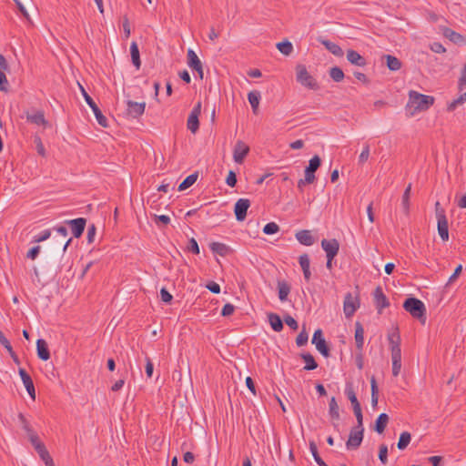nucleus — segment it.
I'll return each mask as SVG.
<instances>
[{
  "label": "nucleus",
  "instance_id": "a19ab883",
  "mask_svg": "<svg viewBox=\"0 0 466 466\" xmlns=\"http://www.w3.org/2000/svg\"><path fill=\"white\" fill-rule=\"evenodd\" d=\"M329 76L335 82H341L344 79V73L339 66H333L329 70Z\"/></svg>",
  "mask_w": 466,
  "mask_h": 466
},
{
  "label": "nucleus",
  "instance_id": "49530a36",
  "mask_svg": "<svg viewBox=\"0 0 466 466\" xmlns=\"http://www.w3.org/2000/svg\"><path fill=\"white\" fill-rule=\"evenodd\" d=\"M352 409H353V412H354V415L357 420L358 428L364 427L363 426V415H362L360 404L353 406Z\"/></svg>",
  "mask_w": 466,
  "mask_h": 466
},
{
  "label": "nucleus",
  "instance_id": "ddd939ff",
  "mask_svg": "<svg viewBox=\"0 0 466 466\" xmlns=\"http://www.w3.org/2000/svg\"><path fill=\"white\" fill-rule=\"evenodd\" d=\"M127 114L133 118H137L142 116L145 112L146 103L145 102H135L132 100L127 101Z\"/></svg>",
  "mask_w": 466,
  "mask_h": 466
},
{
  "label": "nucleus",
  "instance_id": "6e6552de",
  "mask_svg": "<svg viewBox=\"0 0 466 466\" xmlns=\"http://www.w3.org/2000/svg\"><path fill=\"white\" fill-rule=\"evenodd\" d=\"M250 200L248 198H239L234 206V213L238 221H243L247 217L248 209L250 207Z\"/></svg>",
  "mask_w": 466,
  "mask_h": 466
},
{
  "label": "nucleus",
  "instance_id": "1a4fd4ad",
  "mask_svg": "<svg viewBox=\"0 0 466 466\" xmlns=\"http://www.w3.org/2000/svg\"><path fill=\"white\" fill-rule=\"evenodd\" d=\"M248 152L249 147L246 143L241 140L237 141L233 150L234 161L242 164Z\"/></svg>",
  "mask_w": 466,
  "mask_h": 466
},
{
  "label": "nucleus",
  "instance_id": "0e129e2a",
  "mask_svg": "<svg viewBox=\"0 0 466 466\" xmlns=\"http://www.w3.org/2000/svg\"><path fill=\"white\" fill-rule=\"evenodd\" d=\"M51 232L49 229L42 231L40 234L35 237L34 242H43L49 238Z\"/></svg>",
  "mask_w": 466,
  "mask_h": 466
},
{
  "label": "nucleus",
  "instance_id": "5701e85b",
  "mask_svg": "<svg viewBox=\"0 0 466 466\" xmlns=\"http://www.w3.org/2000/svg\"><path fill=\"white\" fill-rule=\"evenodd\" d=\"M437 228L441 238L447 241L449 239V225L446 217L437 218Z\"/></svg>",
  "mask_w": 466,
  "mask_h": 466
},
{
  "label": "nucleus",
  "instance_id": "4be33fe9",
  "mask_svg": "<svg viewBox=\"0 0 466 466\" xmlns=\"http://www.w3.org/2000/svg\"><path fill=\"white\" fill-rule=\"evenodd\" d=\"M37 357L42 360H48L50 359V352L47 343L45 339H39L36 341Z\"/></svg>",
  "mask_w": 466,
  "mask_h": 466
},
{
  "label": "nucleus",
  "instance_id": "c756f323",
  "mask_svg": "<svg viewBox=\"0 0 466 466\" xmlns=\"http://www.w3.org/2000/svg\"><path fill=\"white\" fill-rule=\"evenodd\" d=\"M248 102L252 107L253 113L258 114V105L260 101V93L258 91H250L248 94Z\"/></svg>",
  "mask_w": 466,
  "mask_h": 466
},
{
  "label": "nucleus",
  "instance_id": "e2e57ef3",
  "mask_svg": "<svg viewBox=\"0 0 466 466\" xmlns=\"http://www.w3.org/2000/svg\"><path fill=\"white\" fill-rule=\"evenodd\" d=\"M226 183L228 186L233 187L237 184V176L236 173L233 170H230L228 174V177L226 178Z\"/></svg>",
  "mask_w": 466,
  "mask_h": 466
},
{
  "label": "nucleus",
  "instance_id": "2f4dec72",
  "mask_svg": "<svg viewBox=\"0 0 466 466\" xmlns=\"http://www.w3.org/2000/svg\"><path fill=\"white\" fill-rule=\"evenodd\" d=\"M209 248L212 252L217 253L222 257L226 256L229 251V248L226 244L220 242H212L210 243Z\"/></svg>",
  "mask_w": 466,
  "mask_h": 466
},
{
  "label": "nucleus",
  "instance_id": "72a5a7b5",
  "mask_svg": "<svg viewBox=\"0 0 466 466\" xmlns=\"http://www.w3.org/2000/svg\"><path fill=\"white\" fill-rule=\"evenodd\" d=\"M301 358L306 363L304 370H313L317 369L318 364L315 361L314 357L310 353H303V354H301Z\"/></svg>",
  "mask_w": 466,
  "mask_h": 466
},
{
  "label": "nucleus",
  "instance_id": "e433bc0d",
  "mask_svg": "<svg viewBox=\"0 0 466 466\" xmlns=\"http://www.w3.org/2000/svg\"><path fill=\"white\" fill-rule=\"evenodd\" d=\"M411 441V435L410 432L408 431H403L400 436V439H399V441L397 443V447L399 450H405L408 445L410 444Z\"/></svg>",
  "mask_w": 466,
  "mask_h": 466
},
{
  "label": "nucleus",
  "instance_id": "774afa93",
  "mask_svg": "<svg viewBox=\"0 0 466 466\" xmlns=\"http://www.w3.org/2000/svg\"><path fill=\"white\" fill-rule=\"evenodd\" d=\"M160 296H161L162 301H164L166 303H170L173 299L172 295L165 288L161 289Z\"/></svg>",
  "mask_w": 466,
  "mask_h": 466
},
{
  "label": "nucleus",
  "instance_id": "864d4df0",
  "mask_svg": "<svg viewBox=\"0 0 466 466\" xmlns=\"http://www.w3.org/2000/svg\"><path fill=\"white\" fill-rule=\"evenodd\" d=\"M370 157V146L368 144L364 145V147L361 153L359 156V164H364Z\"/></svg>",
  "mask_w": 466,
  "mask_h": 466
},
{
  "label": "nucleus",
  "instance_id": "a18cd8bd",
  "mask_svg": "<svg viewBox=\"0 0 466 466\" xmlns=\"http://www.w3.org/2000/svg\"><path fill=\"white\" fill-rule=\"evenodd\" d=\"M345 393H346L348 399L350 400L352 407L360 404V402L356 397L355 391L350 384L347 385V387L345 389Z\"/></svg>",
  "mask_w": 466,
  "mask_h": 466
},
{
  "label": "nucleus",
  "instance_id": "b1692460",
  "mask_svg": "<svg viewBox=\"0 0 466 466\" xmlns=\"http://www.w3.org/2000/svg\"><path fill=\"white\" fill-rule=\"evenodd\" d=\"M355 342L358 350H361L364 344V329L360 322L355 323Z\"/></svg>",
  "mask_w": 466,
  "mask_h": 466
},
{
  "label": "nucleus",
  "instance_id": "f8f14e48",
  "mask_svg": "<svg viewBox=\"0 0 466 466\" xmlns=\"http://www.w3.org/2000/svg\"><path fill=\"white\" fill-rule=\"evenodd\" d=\"M321 248L326 252V257L335 258L339 250V243L337 239H322Z\"/></svg>",
  "mask_w": 466,
  "mask_h": 466
},
{
  "label": "nucleus",
  "instance_id": "f257e3e1",
  "mask_svg": "<svg viewBox=\"0 0 466 466\" xmlns=\"http://www.w3.org/2000/svg\"><path fill=\"white\" fill-rule=\"evenodd\" d=\"M403 308L413 318L418 319L422 324H425L426 308L421 300L416 298H408L403 303Z\"/></svg>",
  "mask_w": 466,
  "mask_h": 466
},
{
  "label": "nucleus",
  "instance_id": "052dcab7",
  "mask_svg": "<svg viewBox=\"0 0 466 466\" xmlns=\"http://www.w3.org/2000/svg\"><path fill=\"white\" fill-rule=\"evenodd\" d=\"M284 321L285 323L290 328L292 329L293 330H297L298 328H299V325H298V322L296 321V319L291 317L290 315H287L285 318H284Z\"/></svg>",
  "mask_w": 466,
  "mask_h": 466
},
{
  "label": "nucleus",
  "instance_id": "c9c22d12",
  "mask_svg": "<svg viewBox=\"0 0 466 466\" xmlns=\"http://www.w3.org/2000/svg\"><path fill=\"white\" fill-rule=\"evenodd\" d=\"M276 46L278 50L284 56H289L293 52V46L289 40L279 42Z\"/></svg>",
  "mask_w": 466,
  "mask_h": 466
},
{
  "label": "nucleus",
  "instance_id": "79ce46f5",
  "mask_svg": "<svg viewBox=\"0 0 466 466\" xmlns=\"http://www.w3.org/2000/svg\"><path fill=\"white\" fill-rule=\"evenodd\" d=\"M187 126L188 130H190L193 134H195L199 128L198 116H196L195 115L194 116L189 115L188 118H187Z\"/></svg>",
  "mask_w": 466,
  "mask_h": 466
},
{
  "label": "nucleus",
  "instance_id": "de8ad7c7",
  "mask_svg": "<svg viewBox=\"0 0 466 466\" xmlns=\"http://www.w3.org/2000/svg\"><path fill=\"white\" fill-rule=\"evenodd\" d=\"M410 191H411V184H409L408 187H406V189L404 190V193L402 196V206H403V208L406 213H408L409 208H410L409 199H410Z\"/></svg>",
  "mask_w": 466,
  "mask_h": 466
},
{
  "label": "nucleus",
  "instance_id": "9d476101",
  "mask_svg": "<svg viewBox=\"0 0 466 466\" xmlns=\"http://www.w3.org/2000/svg\"><path fill=\"white\" fill-rule=\"evenodd\" d=\"M321 160L319 156H314L309 162V166L305 169V181L313 183L315 180V172L320 167Z\"/></svg>",
  "mask_w": 466,
  "mask_h": 466
},
{
  "label": "nucleus",
  "instance_id": "603ef678",
  "mask_svg": "<svg viewBox=\"0 0 466 466\" xmlns=\"http://www.w3.org/2000/svg\"><path fill=\"white\" fill-rule=\"evenodd\" d=\"M18 420L22 426V428L24 429V431L27 433H29L30 431H34L32 429V427L30 426V423L28 422V420H26V418L24 416L23 413H19L18 414Z\"/></svg>",
  "mask_w": 466,
  "mask_h": 466
},
{
  "label": "nucleus",
  "instance_id": "58836bf2",
  "mask_svg": "<svg viewBox=\"0 0 466 466\" xmlns=\"http://www.w3.org/2000/svg\"><path fill=\"white\" fill-rule=\"evenodd\" d=\"M370 388H371V404L375 408L378 404V394H379V389L377 385V381L374 376L370 379Z\"/></svg>",
  "mask_w": 466,
  "mask_h": 466
},
{
  "label": "nucleus",
  "instance_id": "9b49d317",
  "mask_svg": "<svg viewBox=\"0 0 466 466\" xmlns=\"http://www.w3.org/2000/svg\"><path fill=\"white\" fill-rule=\"evenodd\" d=\"M187 57L188 66L191 69L196 70L198 74L199 78L202 79L204 75L202 63L198 56H197V54L192 49H188L187 53Z\"/></svg>",
  "mask_w": 466,
  "mask_h": 466
},
{
  "label": "nucleus",
  "instance_id": "f3484780",
  "mask_svg": "<svg viewBox=\"0 0 466 466\" xmlns=\"http://www.w3.org/2000/svg\"><path fill=\"white\" fill-rule=\"evenodd\" d=\"M19 375L21 377V380L26 389V391L28 392L29 396L35 400V390L34 386V382L30 375L25 371V369H19Z\"/></svg>",
  "mask_w": 466,
  "mask_h": 466
},
{
  "label": "nucleus",
  "instance_id": "bb28decb",
  "mask_svg": "<svg viewBox=\"0 0 466 466\" xmlns=\"http://www.w3.org/2000/svg\"><path fill=\"white\" fill-rule=\"evenodd\" d=\"M388 422L389 416L386 413H380L375 421L374 431L381 434L385 431Z\"/></svg>",
  "mask_w": 466,
  "mask_h": 466
},
{
  "label": "nucleus",
  "instance_id": "f704fd0d",
  "mask_svg": "<svg viewBox=\"0 0 466 466\" xmlns=\"http://www.w3.org/2000/svg\"><path fill=\"white\" fill-rule=\"evenodd\" d=\"M36 452L38 453L39 457L43 460L46 466H55L54 461L50 456L48 451L46 450V446L44 448L39 447Z\"/></svg>",
  "mask_w": 466,
  "mask_h": 466
},
{
  "label": "nucleus",
  "instance_id": "3c124183",
  "mask_svg": "<svg viewBox=\"0 0 466 466\" xmlns=\"http://www.w3.org/2000/svg\"><path fill=\"white\" fill-rule=\"evenodd\" d=\"M466 87V64L463 66L458 80V89L462 91Z\"/></svg>",
  "mask_w": 466,
  "mask_h": 466
},
{
  "label": "nucleus",
  "instance_id": "6e6d98bb",
  "mask_svg": "<svg viewBox=\"0 0 466 466\" xmlns=\"http://www.w3.org/2000/svg\"><path fill=\"white\" fill-rule=\"evenodd\" d=\"M299 263L302 270H304L305 268H309L310 260H309V255L308 254L300 255L299 258Z\"/></svg>",
  "mask_w": 466,
  "mask_h": 466
},
{
  "label": "nucleus",
  "instance_id": "680f3d73",
  "mask_svg": "<svg viewBox=\"0 0 466 466\" xmlns=\"http://www.w3.org/2000/svg\"><path fill=\"white\" fill-rule=\"evenodd\" d=\"M430 48L432 52L437 54H443L446 52V48L442 46V44L439 42H434L430 46Z\"/></svg>",
  "mask_w": 466,
  "mask_h": 466
},
{
  "label": "nucleus",
  "instance_id": "7ed1b4c3",
  "mask_svg": "<svg viewBox=\"0 0 466 466\" xmlns=\"http://www.w3.org/2000/svg\"><path fill=\"white\" fill-rule=\"evenodd\" d=\"M297 81L309 89L318 90L319 85L316 79L308 72L304 65L296 67Z\"/></svg>",
  "mask_w": 466,
  "mask_h": 466
},
{
  "label": "nucleus",
  "instance_id": "412c9836",
  "mask_svg": "<svg viewBox=\"0 0 466 466\" xmlns=\"http://www.w3.org/2000/svg\"><path fill=\"white\" fill-rule=\"evenodd\" d=\"M347 60L357 66H365L367 65L366 59L360 56L357 51L349 49L347 51Z\"/></svg>",
  "mask_w": 466,
  "mask_h": 466
},
{
  "label": "nucleus",
  "instance_id": "6ab92c4d",
  "mask_svg": "<svg viewBox=\"0 0 466 466\" xmlns=\"http://www.w3.org/2000/svg\"><path fill=\"white\" fill-rule=\"evenodd\" d=\"M296 239L304 246H311L315 243V238L310 230L302 229L295 234Z\"/></svg>",
  "mask_w": 466,
  "mask_h": 466
},
{
  "label": "nucleus",
  "instance_id": "aec40b11",
  "mask_svg": "<svg viewBox=\"0 0 466 466\" xmlns=\"http://www.w3.org/2000/svg\"><path fill=\"white\" fill-rule=\"evenodd\" d=\"M26 119L28 122L35 124L37 126H48V122L45 118L44 112L39 110L34 113H26Z\"/></svg>",
  "mask_w": 466,
  "mask_h": 466
},
{
  "label": "nucleus",
  "instance_id": "f03ea898",
  "mask_svg": "<svg viewBox=\"0 0 466 466\" xmlns=\"http://www.w3.org/2000/svg\"><path fill=\"white\" fill-rule=\"evenodd\" d=\"M434 100V97L431 96L422 95L414 90L409 92V104L419 111L427 110L433 105Z\"/></svg>",
  "mask_w": 466,
  "mask_h": 466
},
{
  "label": "nucleus",
  "instance_id": "09e8293b",
  "mask_svg": "<svg viewBox=\"0 0 466 466\" xmlns=\"http://www.w3.org/2000/svg\"><path fill=\"white\" fill-rule=\"evenodd\" d=\"M279 231V227L275 222H269L266 224L263 228V233L266 235L276 234Z\"/></svg>",
  "mask_w": 466,
  "mask_h": 466
},
{
  "label": "nucleus",
  "instance_id": "393cba45",
  "mask_svg": "<svg viewBox=\"0 0 466 466\" xmlns=\"http://www.w3.org/2000/svg\"><path fill=\"white\" fill-rule=\"evenodd\" d=\"M442 34L446 38H448L450 41L453 42L454 44H460L464 41V36L462 35L455 32L454 30L451 29L449 27H444L442 29Z\"/></svg>",
  "mask_w": 466,
  "mask_h": 466
},
{
  "label": "nucleus",
  "instance_id": "c03bdc74",
  "mask_svg": "<svg viewBox=\"0 0 466 466\" xmlns=\"http://www.w3.org/2000/svg\"><path fill=\"white\" fill-rule=\"evenodd\" d=\"M465 102H466V97L464 96V94H461L459 97L452 100L451 102H450L447 105V110L451 112V111L455 110V108L458 106H461V105L464 104Z\"/></svg>",
  "mask_w": 466,
  "mask_h": 466
},
{
  "label": "nucleus",
  "instance_id": "338daca9",
  "mask_svg": "<svg viewBox=\"0 0 466 466\" xmlns=\"http://www.w3.org/2000/svg\"><path fill=\"white\" fill-rule=\"evenodd\" d=\"M206 288L214 294L220 292V286L215 281H210L206 285Z\"/></svg>",
  "mask_w": 466,
  "mask_h": 466
},
{
  "label": "nucleus",
  "instance_id": "4468645a",
  "mask_svg": "<svg viewBox=\"0 0 466 466\" xmlns=\"http://www.w3.org/2000/svg\"><path fill=\"white\" fill-rule=\"evenodd\" d=\"M359 301L352 297L350 293H348L344 299L343 310L347 318L353 316L357 309L359 308Z\"/></svg>",
  "mask_w": 466,
  "mask_h": 466
},
{
  "label": "nucleus",
  "instance_id": "13d9d810",
  "mask_svg": "<svg viewBox=\"0 0 466 466\" xmlns=\"http://www.w3.org/2000/svg\"><path fill=\"white\" fill-rule=\"evenodd\" d=\"M5 71H0V90L6 92L8 90V81L5 74Z\"/></svg>",
  "mask_w": 466,
  "mask_h": 466
},
{
  "label": "nucleus",
  "instance_id": "4c0bfd02",
  "mask_svg": "<svg viewBox=\"0 0 466 466\" xmlns=\"http://www.w3.org/2000/svg\"><path fill=\"white\" fill-rule=\"evenodd\" d=\"M198 179V174L194 173L187 176L178 186V190L183 191L191 187Z\"/></svg>",
  "mask_w": 466,
  "mask_h": 466
},
{
  "label": "nucleus",
  "instance_id": "4d7b16f0",
  "mask_svg": "<svg viewBox=\"0 0 466 466\" xmlns=\"http://www.w3.org/2000/svg\"><path fill=\"white\" fill-rule=\"evenodd\" d=\"M309 339L308 333L305 330H302L296 339V343L299 347L304 346Z\"/></svg>",
  "mask_w": 466,
  "mask_h": 466
},
{
  "label": "nucleus",
  "instance_id": "a878e982",
  "mask_svg": "<svg viewBox=\"0 0 466 466\" xmlns=\"http://www.w3.org/2000/svg\"><path fill=\"white\" fill-rule=\"evenodd\" d=\"M319 42L334 56L340 57L344 55L343 50L339 45L327 39H320Z\"/></svg>",
  "mask_w": 466,
  "mask_h": 466
},
{
  "label": "nucleus",
  "instance_id": "69168bd1",
  "mask_svg": "<svg viewBox=\"0 0 466 466\" xmlns=\"http://www.w3.org/2000/svg\"><path fill=\"white\" fill-rule=\"evenodd\" d=\"M187 249L193 254H199V247L194 238H190Z\"/></svg>",
  "mask_w": 466,
  "mask_h": 466
},
{
  "label": "nucleus",
  "instance_id": "bf43d9fd",
  "mask_svg": "<svg viewBox=\"0 0 466 466\" xmlns=\"http://www.w3.org/2000/svg\"><path fill=\"white\" fill-rule=\"evenodd\" d=\"M234 311H235V307L230 303H227L222 308L221 315L223 317H228V316H231L234 313Z\"/></svg>",
  "mask_w": 466,
  "mask_h": 466
},
{
  "label": "nucleus",
  "instance_id": "2eb2a0df",
  "mask_svg": "<svg viewBox=\"0 0 466 466\" xmlns=\"http://www.w3.org/2000/svg\"><path fill=\"white\" fill-rule=\"evenodd\" d=\"M66 223L70 226L73 236L75 238H80L85 230L86 220L84 218H78L67 220Z\"/></svg>",
  "mask_w": 466,
  "mask_h": 466
},
{
  "label": "nucleus",
  "instance_id": "37998d69",
  "mask_svg": "<svg viewBox=\"0 0 466 466\" xmlns=\"http://www.w3.org/2000/svg\"><path fill=\"white\" fill-rule=\"evenodd\" d=\"M27 436L35 451H38L39 447H41V448L45 447V444L40 441V440H39L37 434L35 432V431H32L29 433H27Z\"/></svg>",
  "mask_w": 466,
  "mask_h": 466
},
{
  "label": "nucleus",
  "instance_id": "7c9ffc66",
  "mask_svg": "<svg viewBox=\"0 0 466 466\" xmlns=\"http://www.w3.org/2000/svg\"><path fill=\"white\" fill-rule=\"evenodd\" d=\"M130 54L133 65L137 67V69H139L141 66L139 49L137 44L135 41H133L130 45Z\"/></svg>",
  "mask_w": 466,
  "mask_h": 466
},
{
  "label": "nucleus",
  "instance_id": "473e14b6",
  "mask_svg": "<svg viewBox=\"0 0 466 466\" xmlns=\"http://www.w3.org/2000/svg\"><path fill=\"white\" fill-rule=\"evenodd\" d=\"M387 61V66L390 71H398L401 67V62L399 58L391 55H386L384 56Z\"/></svg>",
  "mask_w": 466,
  "mask_h": 466
},
{
  "label": "nucleus",
  "instance_id": "5fc2aeb1",
  "mask_svg": "<svg viewBox=\"0 0 466 466\" xmlns=\"http://www.w3.org/2000/svg\"><path fill=\"white\" fill-rule=\"evenodd\" d=\"M34 142L35 144V147H36L37 153L40 156L45 157L46 156V149H45V147L43 145V142H42L40 137L35 136Z\"/></svg>",
  "mask_w": 466,
  "mask_h": 466
},
{
  "label": "nucleus",
  "instance_id": "a211bd4d",
  "mask_svg": "<svg viewBox=\"0 0 466 466\" xmlns=\"http://www.w3.org/2000/svg\"><path fill=\"white\" fill-rule=\"evenodd\" d=\"M329 415L333 421L334 427H338V422L340 420V414H339V407L338 405L337 400L335 397H331L329 403Z\"/></svg>",
  "mask_w": 466,
  "mask_h": 466
},
{
  "label": "nucleus",
  "instance_id": "8fccbe9b",
  "mask_svg": "<svg viewBox=\"0 0 466 466\" xmlns=\"http://www.w3.org/2000/svg\"><path fill=\"white\" fill-rule=\"evenodd\" d=\"M379 459L382 464H387L388 462V447L385 444H381L380 446L379 451Z\"/></svg>",
  "mask_w": 466,
  "mask_h": 466
},
{
  "label": "nucleus",
  "instance_id": "c85d7f7f",
  "mask_svg": "<svg viewBox=\"0 0 466 466\" xmlns=\"http://www.w3.org/2000/svg\"><path fill=\"white\" fill-rule=\"evenodd\" d=\"M268 318V322L274 331L279 332L283 329V322L278 314L269 313Z\"/></svg>",
  "mask_w": 466,
  "mask_h": 466
},
{
  "label": "nucleus",
  "instance_id": "ea45409f",
  "mask_svg": "<svg viewBox=\"0 0 466 466\" xmlns=\"http://www.w3.org/2000/svg\"><path fill=\"white\" fill-rule=\"evenodd\" d=\"M309 450L315 460L319 466H328L327 463L320 458L318 452V448L314 441H309Z\"/></svg>",
  "mask_w": 466,
  "mask_h": 466
},
{
  "label": "nucleus",
  "instance_id": "20e7f679",
  "mask_svg": "<svg viewBox=\"0 0 466 466\" xmlns=\"http://www.w3.org/2000/svg\"><path fill=\"white\" fill-rule=\"evenodd\" d=\"M364 427L358 428V426L350 430L349 439L346 442V447L350 451L357 450L363 440Z\"/></svg>",
  "mask_w": 466,
  "mask_h": 466
},
{
  "label": "nucleus",
  "instance_id": "39448f33",
  "mask_svg": "<svg viewBox=\"0 0 466 466\" xmlns=\"http://www.w3.org/2000/svg\"><path fill=\"white\" fill-rule=\"evenodd\" d=\"M81 93L87 103V105L91 107L92 111L95 114V116L98 122V124L103 127H106L108 126L106 117L102 114L101 110L97 106V105L95 103V101L92 99V97L87 94V92L85 90L84 87H81Z\"/></svg>",
  "mask_w": 466,
  "mask_h": 466
},
{
  "label": "nucleus",
  "instance_id": "cd10ccee",
  "mask_svg": "<svg viewBox=\"0 0 466 466\" xmlns=\"http://www.w3.org/2000/svg\"><path fill=\"white\" fill-rule=\"evenodd\" d=\"M290 285L285 280L278 281V291H279V299L281 301L287 300V298L290 292Z\"/></svg>",
  "mask_w": 466,
  "mask_h": 466
},
{
  "label": "nucleus",
  "instance_id": "423d86ee",
  "mask_svg": "<svg viewBox=\"0 0 466 466\" xmlns=\"http://www.w3.org/2000/svg\"><path fill=\"white\" fill-rule=\"evenodd\" d=\"M390 349L391 352V360H401L400 337L398 331L388 335Z\"/></svg>",
  "mask_w": 466,
  "mask_h": 466
},
{
  "label": "nucleus",
  "instance_id": "0eeeda50",
  "mask_svg": "<svg viewBox=\"0 0 466 466\" xmlns=\"http://www.w3.org/2000/svg\"><path fill=\"white\" fill-rule=\"evenodd\" d=\"M312 343L315 344L316 349L324 356H329V348L327 345L321 329L315 330L312 338Z\"/></svg>",
  "mask_w": 466,
  "mask_h": 466
},
{
  "label": "nucleus",
  "instance_id": "dca6fc26",
  "mask_svg": "<svg viewBox=\"0 0 466 466\" xmlns=\"http://www.w3.org/2000/svg\"><path fill=\"white\" fill-rule=\"evenodd\" d=\"M374 302L378 309L379 313H381V310L384 308L389 307L390 303L387 297L384 295L382 288L378 286L373 292Z\"/></svg>",
  "mask_w": 466,
  "mask_h": 466
}]
</instances>
